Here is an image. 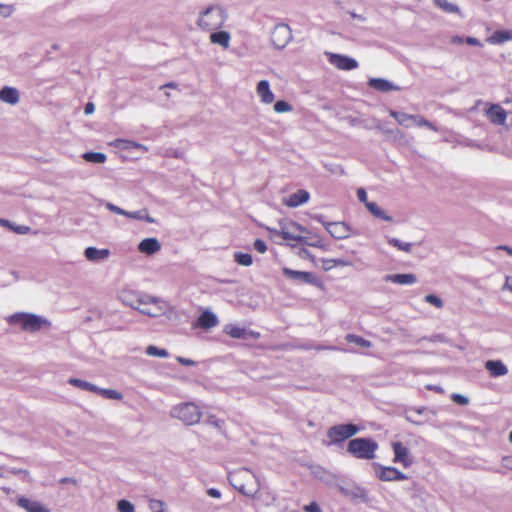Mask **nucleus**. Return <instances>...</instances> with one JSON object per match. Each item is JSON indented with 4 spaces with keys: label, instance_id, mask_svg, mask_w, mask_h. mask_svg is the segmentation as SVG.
<instances>
[{
    "label": "nucleus",
    "instance_id": "f257e3e1",
    "mask_svg": "<svg viewBox=\"0 0 512 512\" xmlns=\"http://www.w3.org/2000/svg\"><path fill=\"white\" fill-rule=\"evenodd\" d=\"M227 18L226 9L219 4H213L199 13L196 25L203 31H215L223 27Z\"/></svg>",
    "mask_w": 512,
    "mask_h": 512
},
{
    "label": "nucleus",
    "instance_id": "f03ea898",
    "mask_svg": "<svg viewBox=\"0 0 512 512\" xmlns=\"http://www.w3.org/2000/svg\"><path fill=\"white\" fill-rule=\"evenodd\" d=\"M378 443L371 437L351 439L347 444V453L356 459L373 460L376 457Z\"/></svg>",
    "mask_w": 512,
    "mask_h": 512
},
{
    "label": "nucleus",
    "instance_id": "7ed1b4c3",
    "mask_svg": "<svg viewBox=\"0 0 512 512\" xmlns=\"http://www.w3.org/2000/svg\"><path fill=\"white\" fill-rule=\"evenodd\" d=\"M7 321L9 324H19L23 331L32 333L51 327V322L47 318L26 312L14 313L7 318Z\"/></svg>",
    "mask_w": 512,
    "mask_h": 512
},
{
    "label": "nucleus",
    "instance_id": "20e7f679",
    "mask_svg": "<svg viewBox=\"0 0 512 512\" xmlns=\"http://www.w3.org/2000/svg\"><path fill=\"white\" fill-rule=\"evenodd\" d=\"M171 415L187 425H194L200 421L199 407L191 402L182 403L172 408Z\"/></svg>",
    "mask_w": 512,
    "mask_h": 512
},
{
    "label": "nucleus",
    "instance_id": "39448f33",
    "mask_svg": "<svg viewBox=\"0 0 512 512\" xmlns=\"http://www.w3.org/2000/svg\"><path fill=\"white\" fill-rule=\"evenodd\" d=\"M359 431L360 427L353 423L334 425L327 431V437L329 438L328 445H338L353 437Z\"/></svg>",
    "mask_w": 512,
    "mask_h": 512
},
{
    "label": "nucleus",
    "instance_id": "423d86ee",
    "mask_svg": "<svg viewBox=\"0 0 512 512\" xmlns=\"http://www.w3.org/2000/svg\"><path fill=\"white\" fill-rule=\"evenodd\" d=\"M280 225L281 230L268 228L272 237H282L284 240L295 241L298 243L304 242V237L295 234L296 231L303 232L305 230L302 225L294 221L289 222L287 225L282 223H280Z\"/></svg>",
    "mask_w": 512,
    "mask_h": 512
},
{
    "label": "nucleus",
    "instance_id": "0eeeda50",
    "mask_svg": "<svg viewBox=\"0 0 512 512\" xmlns=\"http://www.w3.org/2000/svg\"><path fill=\"white\" fill-rule=\"evenodd\" d=\"M124 303L128 305L129 307L138 310L140 309V306H146L148 304H155L159 306V310L163 309V306H166V303L156 297H152L149 295H142V294H130L125 296Z\"/></svg>",
    "mask_w": 512,
    "mask_h": 512
},
{
    "label": "nucleus",
    "instance_id": "6e6552de",
    "mask_svg": "<svg viewBox=\"0 0 512 512\" xmlns=\"http://www.w3.org/2000/svg\"><path fill=\"white\" fill-rule=\"evenodd\" d=\"M292 39V32L287 24H277L271 32V42L276 49H284Z\"/></svg>",
    "mask_w": 512,
    "mask_h": 512
},
{
    "label": "nucleus",
    "instance_id": "1a4fd4ad",
    "mask_svg": "<svg viewBox=\"0 0 512 512\" xmlns=\"http://www.w3.org/2000/svg\"><path fill=\"white\" fill-rule=\"evenodd\" d=\"M316 219L325 226L333 238L341 240L350 236V227L345 222H324L321 215L317 216Z\"/></svg>",
    "mask_w": 512,
    "mask_h": 512
},
{
    "label": "nucleus",
    "instance_id": "9d476101",
    "mask_svg": "<svg viewBox=\"0 0 512 512\" xmlns=\"http://www.w3.org/2000/svg\"><path fill=\"white\" fill-rule=\"evenodd\" d=\"M328 62L339 70L351 71L358 67L356 59L337 53H326Z\"/></svg>",
    "mask_w": 512,
    "mask_h": 512
},
{
    "label": "nucleus",
    "instance_id": "9b49d317",
    "mask_svg": "<svg viewBox=\"0 0 512 512\" xmlns=\"http://www.w3.org/2000/svg\"><path fill=\"white\" fill-rule=\"evenodd\" d=\"M376 475L381 481H402L408 479V476L395 467L374 464Z\"/></svg>",
    "mask_w": 512,
    "mask_h": 512
},
{
    "label": "nucleus",
    "instance_id": "f8f14e48",
    "mask_svg": "<svg viewBox=\"0 0 512 512\" xmlns=\"http://www.w3.org/2000/svg\"><path fill=\"white\" fill-rule=\"evenodd\" d=\"M392 449L394 452V463H401L405 468L413 464V458L411 457L408 448L401 442H393Z\"/></svg>",
    "mask_w": 512,
    "mask_h": 512
},
{
    "label": "nucleus",
    "instance_id": "ddd939ff",
    "mask_svg": "<svg viewBox=\"0 0 512 512\" xmlns=\"http://www.w3.org/2000/svg\"><path fill=\"white\" fill-rule=\"evenodd\" d=\"M282 273L295 281L308 283V284H316L317 283V277L312 272H306V271H297L290 269L288 267L282 268Z\"/></svg>",
    "mask_w": 512,
    "mask_h": 512
},
{
    "label": "nucleus",
    "instance_id": "4468645a",
    "mask_svg": "<svg viewBox=\"0 0 512 512\" xmlns=\"http://www.w3.org/2000/svg\"><path fill=\"white\" fill-rule=\"evenodd\" d=\"M486 115L490 122L495 125H504L507 118L506 111L498 104H492L487 109Z\"/></svg>",
    "mask_w": 512,
    "mask_h": 512
},
{
    "label": "nucleus",
    "instance_id": "2eb2a0df",
    "mask_svg": "<svg viewBox=\"0 0 512 512\" xmlns=\"http://www.w3.org/2000/svg\"><path fill=\"white\" fill-rule=\"evenodd\" d=\"M256 92L263 104H271L275 99L268 80H260L257 84Z\"/></svg>",
    "mask_w": 512,
    "mask_h": 512
},
{
    "label": "nucleus",
    "instance_id": "dca6fc26",
    "mask_svg": "<svg viewBox=\"0 0 512 512\" xmlns=\"http://www.w3.org/2000/svg\"><path fill=\"white\" fill-rule=\"evenodd\" d=\"M17 505L27 512H50V510L39 501L26 497H19L17 499Z\"/></svg>",
    "mask_w": 512,
    "mask_h": 512
},
{
    "label": "nucleus",
    "instance_id": "f3484780",
    "mask_svg": "<svg viewBox=\"0 0 512 512\" xmlns=\"http://www.w3.org/2000/svg\"><path fill=\"white\" fill-rule=\"evenodd\" d=\"M368 86L380 92L399 91L400 87L384 78H370Z\"/></svg>",
    "mask_w": 512,
    "mask_h": 512
},
{
    "label": "nucleus",
    "instance_id": "a211bd4d",
    "mask_svg": "<svg viewBox=\"0 0 512 512\" xmlns=\"http://www.w3.org/2000/svg\"><path fill=\"white\" fill-rule=\"evenodd\" d=\"M384 281L399 285H412L417 282V277L412 273L387 274L384 276Z\"/></svg>",
    "mask_w": 512,
    "mask_h": 512
},
{
    "label": "nucleus",
    "instance_id": "6ab92c4d",
    "mask_svg": "<svg viewBox=\"0 0 512 512\" xmlns=\"http://www.w3.org/2000/svg\"><path fill=\"white\" fill-rule=\"evenodd\" d=\"M218 322L219 321L216 314L210 310L203 311L197 319L198 326L206 330L217 326Z\"/></svg>",
    "mask_w": 512,
    "mask_h": 512
},
{
    "label": "nucleus",
    "instance_id": "aec40b11",
    "mask_svg": "<svg viewBox=\"0 0 512 512\" xmlns=\"http://www.w3.org/2000/svg\"><path fill=\"white\" fill-rule=\"evenodd\" d=\"M209 40L212 44L220 45L223 49H228L230 46L231 35L224 30L210 31Z\"/></svg>",
    "mask_w": 512,
    "mask_h": 512
},
{
    "label": "nucleus",
    "instance_id": "412c9836",
    "mask_svg": "<svg viewBox=\"0 0 512 512\" xmlns=\"http://www.w3.org/2000/svg\"><path fill=\"white\" fill-rule=\"evenodd\" d=\"M310 198V194L306 190H298L295 193H292L285 201V205L291 208H296L304 203H306Z\"/></svg>",
    "mask_w": 512,
    "mask_h": 512
},
{
    "label": "nucleus",
    "instance_id": "4be33fe9",
    "mask_svg": "<svg viewBox=\"0 0 512 512\" xmlns=\"http://www.w3.org/2000/svg\"><path fill=\"white\" fill-rule=\"evenodd\" d=\"M485 369L491 377H500L508 373V368L501 360H488L485 362Z\"/></svg>",
    "mask_w": 512,
    "mask_h": 512
},
{
    "label": "nucleus",
    "instance_id": "5701e85b",
    "mask_svg": "<svg viewBox=\"0 0 512 512\" xmlns=\"http://www.w3.org/2000/svg\"><path fill=\"white\" fill-rule=\"evenodd\" d=\"M486 41L491 45H503L512 41V30H496L487 37Z\"/></svg>",
    "mask_w": 512,
    "mask_h": 512
},
{
    "label": "nucleus",
    "instance_id": "b1692460",
    "mask_svg": "<svg viewBox=\"0 0 512 512\" xmlns=\"http://www.w3.org/2000/svg\"><path fill=\"white\" fill-rule=\"evenodd\" d=\"M84 255L87 260L91 262H99L102 260H106L110 256L109 249H98L96 247H87L84 250Z\"/></svg>",
    "mask_w": 512,
    "mask_h": 512
},
{
    "label": "nucleus",
    "instance_id": "393cba45",
    "mask_svg": "<svg viewBox=\"0 0 512 512\" xmlns=\"http://www.w3.org/2000/svg\"><path fill=\"white\" fill-rule=\"evenodd\" d=\"M160 249L161 244L156 238H145L138 245V250L146 255H153Z\"/></svg>",
    "mask_w": 512,
    "mask_h": 512
},
{
    "label": "nucleus",
    "instance_id": "a878e982",
    "mask_svg": "<svg viewBox=\"0 0 512 512\" xmlns=\"http://www.w3.org/2000/svg\"><path fill=\"white\" fill-rule=\"evenodd\" d=\"M19 99H20L19 91L14 87L4 86L0 90V100L2 102H5V103L11 104V105H15L19 102Z\"/></svg>",
    "mask_w": 512,
    "mask_h": 512
},
{
    "label": "nucleus",
    "instance_id": "bb28decb",
    "mask_svg": "<svg viewBox=\"0 0 512 512\" xmlns=\"http://www.w3.org/2000/svg\"><path fill=\"white\" fill-rule=\"evenodd\" d=\"M114 145H115V147H117L121 150L136 149V150L141 151L142 153H146L149 150L147 146H145L141 143L132 141V140H127V139H116L114 141Z\"/></svg>",
    "mask_w": 512,
    "mask_h": 512
},
{
    "label": "nucleus",
    "instance_id": "cd10ccee",
    "mask_svg": "<svg viewBox=\"0 0 512 512\" xmlns=\"http://www.w3.org/2000/svg\"><path fill=\"white\" fill-rule=\"evenodd\" d=\"M339 491L351 499H365L366 491L358 486H339Z\"/></svg>",
    "mask_w": 512,
    "mask_h": 512
},
{
    "label": "nucleus",
    "instance_id": "c85d7f7f",
    "mask_svg": "<svg viewBox=\"0 0 512 512\" xmlns=\"http://www.w3.org/2000/svg\"><path fill=\"white\" fill-rule=\"evenodd\" d=\"M224 331L227 335L235 339H247L248 336L252 335V332H249L247 329L233 324L227 325Z\"/></svg>",
    "mask_w": 512,
    "mask_h": 512
},
{
    "label": "nucleus",
    "instance_id": "c756f323",
    "mask_svg": "<svg viewBox=\"0 0 512 512\" xmlns=\"http://www.w3.org/2000/svg\"><path fill=\"white\" fill-rule=\"evenodd\" d=\"M367 210L375 217L387 222H392L393 218L386 214V212L380 208L375 202H366Z\"/></svg>",
    "mask_w": 512,
    "mask_h": 512
},
{
    "label": "nucleus",
    "instance_id": "7c9ffc66",
    "mask_svg": "<svg viewBox=\"0 0 512 512\" xmlns=\"http://www.w3.org/2000/svg\"><path fill=\"white\" fill-rule=\"evenodd\" d=\"M427 412L426 407H417V408H409L404 412L405 419L414 424V425H422L424 422L419 419H414V414L423 415Z\"/></svg>",
    "mask_w": 512,
    "mask_h": 512
},
{
    "label": "nucleus",
    "instance_id": "2f4dec72",
    "mask_svg": "<svg viewBox=\"0 0 512 512\" xmlns=\"http://www.w3.org/2000/svg\"><path fill=\"white\" fill-rule=\"evenodd\" d=\"M389 114L393 117L400 125L405 127H411L414 115H410L404 112L389 110Z\"/></svg>",
    "mask_w": 512,
    "mask_h": 512
},
{
    "label": "nucleus",
    "instance_id": "473e14b6",
    "mask_svg": "<svg viewBox=\"0 0 512 512\" xmlns=\"http://www.w3.org/2000/svg\"><path fill=\"white\" fill-rule=\"evenodd\" d=\"M68 383L72 386H75L81 390L94 392L97 390V386L89 381L82 380L79 378H70Z\"/></svg>",
    "mask_w": 512,
    "mask_h": 512
},
{
    "label": "nucleus",
    "instance_id": "72a5a7b5",
    "mask_svg": "<svg viewBox=\"0 0 512 512\" xmlns=\"http://www.w3.org/2000/svg\"><path fill=\"white\" fill-rule=\"evenodd\" d=\"M82 157L85 161L96 164H102L107 159L106 155L102 152H85Z\"/></svg>",
    "mask_w": 512,
    "mask_h": 512
},
{
    "label": "nucleus",
    "instance_id": "f704fd0d",
    "mask_svg": "<svg viewBox=\"0 0 512 512\" xmlns=\"http://www.w3.org/2000/svg\"><path fill=\"white\" fill-rule=\"evenodd\" d=\"M386 240L389 245L397 248L398 250H401V251H404L407 253H409L411 251L412 243H410V242H402L400 239L394 238V237H386Z\"/></svg>",
    "mask_w": 512,
    "mask_h": 512
},
{
    "label": "nucleus",
    "instance_id": "c9c22d12",
    "mask_svg": "<svg viewBox=\"0 0 512 512\" xmlns=\"http://www.w3.org/2000/svg\"><path fill=\"white\" fill-rule=\"evenodd\" d=\"M95 393L111 400H121L123 398L122 393L114 389H106L97 386Z\"/></svg>",
    "mask_w": 512,
    "mask_h": 512
},
{
    "label": "nucleus",
    "instance_id": "e433bc0d",
    "mask_svg": "<svg viewBox=\"0 0 512 512\" xmlns=\"http://www.w3.org/2000/svg\"><path fill=\"white\" fill-rule=\"evenodd\" d=\"M234 260L241 266H251L253 263L252 255L249 253L235 252Z\"/></svg>",
    "mask_w": 512,
    "mask_h": 512
},
{
    "label": "nucleus",
    "instance_id": "4c0bfd02",
    "mask_svg": "<svg viewBox=\"0 0 512 512\" xmlns=\"http://www.w3.org/2000/svg\"><path fill=\"white\" fill-rule=\"evenodd\" d=\"M437 7L448 13H458L459 7L448 0H434Z\"/></svg>",
    "mask_w": 512,
    "mask_h": 512
},
{
    "label": "nucleus",
    "instance_id": "58836bf2",
    "mask_svg": "<svg viewBox=\"0 0 512 512\" xmlns=\"http://www.w3.org/2000/svg\"><path fill=\"white\" fill-rule=\"evenodd\" d=\"M345 339L347 342L354 343L361 347L370 348L372 346L370 341H368L358 335H355V334H347Z\"/></svg>",
    "mask_w": 512,
    "mask_h": 512
},
{
    "label": "nucleus",
    "instance_id": "ea45409f",
    "mask_svg": "<svg viewBox=\"0 0 512 512\" xmlns=\"http://www.w3.org/2000/svg\"><path fill=\"white\" fill-rule=\"evenodd\" d=\"M146 354L153 357L166 358L169 356V353L166 349L158 348L156 346L150 345L146 348Z\"/></svg>",
    "mask_w": 512,
    "mask_h": 512
},
{
    "label": "nucleus",
    "instance_id": "a19ab883",
    "mask_svg": "<svg viewBox=\"0 0 512 512\" xmlns=\"http://www.w3.org/2000/svg\"><path fill=\"white\" fill-rule=\"evenodd\" d=\"M273 108L276 113H286L293 110V106L285 100H278Z\"/></svg>",
    "mask_w": 512,
    "mask_h": 512
},
{
    "label": "nucleus",
    "instance_id": "79ce46f5",
    "mask_svg": "<svg viewBox=\"0 0 512 512\" xmlns=\"http://www.w3.org/2000/svg\"><path fill=\"white\" fill-rule=\"evenodd\" d=\"M117 509L119 512H134L135 511L134 505L126 499H121L118 501Z\"/></svg>",
    "mask_w": 512,
    "mask_h": 512
},
{
    "label": "nucleus",
    "instance_id": "37998d69",
    "mask_svg": "<svg viewBox=\"0 0 512 512\" xmlns=\"http://www.w3.org/2000/svg\"><path fill=\"white\" fill-rule=\"evenodd\" d=\"M425 302L437 307V308H442L444 303L442 301L441 298H439L438 296L434 295V294H428L425 296L424 298Z\"/></svg>",
    "mask_w": 512,
    "mask_h": 512
},
{
    "label": "nucleus",
    "instance_id": "c03bdc74",
    "mask_svg": "<svg viewBox=\"0 0 512 512\" xmlns=\"http://www.w3.org/2000/svg\"><path fill=\"white\" fill-rule=\"evenodd\" d=\"M207 423L209 425L214 426L215 428H217L221 432L223 431V428H224V425H225L224 420L218 419L216 416L208 417Z\"/></svg>",
    "mask_w": 512,
    "mask_h": 512
},
{
    "label": "nucleus",
    "instance_id": "a18cd8bd",
    "mask_svg": "<svg viewBox=\"0 0 512 512\" xmlns=\"http://www.w3.org/2000/svg\"><path fill=\"white\" fill-rule=\"evenodd\" d=\"M15 11L13 5L1 4L0 3V15L4 18L10 17Z\"/></svg>",
    "mask_w": 512,
    "mask_h": 512
},
{
    "label": "nucleus",
    "instance_id": "49530a36",
    "mask_svg": "<svg viewBox=\"0 0 512 512\" xmlns=\"http://www.w3.org/2000/svg\"><path fill=\"white\" fill-rule=\"evenodd\" d=\"M165 503L161 500L153 499L149 503V507L153 512H164Z\"/></svg>",
    "mask_w": 512,
    "mask_h": 512
},
{
    "label": "nucleus",
    "instance_id": "de8ad7c7",
    "mask_svg": "<svg viewBox=\"0 0 512 512\" xmlns=\"http://www.w3.org/2000/svg\"><path fill=\"white\" fill-rule=\"evenodd\" d=\"M105 207L112 213L118 214V215H127V211L114 205L111 202H106Z\"/></svg>",
    "mask_w": 512,
    "mask_h": 512
},
{
    "label": "nucleus",
    "instance_id": "09e8293b",
    "mask_svg": "<svg viewBox=\"0 0 512 512\" xmlns=\"http://www.w3.org/2000/svg\"><path fill=\"white\" fill-rule=\"evenodd\" d=\"M234 487L240 492L242 493L243 495L245 496H248V497H254L255 494L258 492V488L255 489V490H247L245 488V485L244 484H241V485H234Z\"/></svg>",
    "mask_w": 512,
    "mask_h": 512
},
{
    "label": "nucleus",
    "instance_id": "8fccbe9b",
    "mask_svg": "<svg viewBox=\"0 0 512 512\" xmlns=\"http://www.w3.org/2000/svg\"><path fill=\"white\" fill-rule=\"evenodd\" d=\"M451 399L459 405H467L469 403V399L466 396L458 393L452 394Z\"/></svg>",
    "mask_w": 512,
    "mask_h": 512
},
{
    "label": "nucleus",
    "instance_id": "3c124183",
    "mask_svg": "<svg viewBox=\"0 0 512 512\" xmlns=\"http://www.w3.org/2000/svg\"><path fill=\"white\" fill-rule=\"evenodd\" d=\"M253 247L259 253H265L267 251V245L262 239H256L253 243Z\"/></svg>",
    "mask_w": 512,
    "mask_h": 512
},
{
    "label": "nucleus",
    "instance_id": "603ef678",
    "mask_svg": "<svg viewBox=\"0 0 512 512\" xmlns=\"http://www.w3.org/2000/svg\"><path fill=\"white\" fill-rule=\"evenodd\" d=\"M426 339L432 343H436V342L447 343L448 342L447 338L443 334H435Z\"/></svg>",
    "mask_w": 512,
    "mask_h": 512
},
{
    "label": "nucleus",
    "instance_id": "864d4df0",
    "mask_svg": "<svg viewBox=\"0 0 512 512\" xmlns=\"http://www.w3.org/2000/svg\"><path fill=\"white\" fill-rule=\"evenodd\" d=\"M128 218L137 219V220H143L144 219V209L138 210L134 212L127 211V215H125Z\"/></svg>",
    "mask_w": 512,
    "mask_h": 512
},
{
    "label": "nucleus",
    "instance_id": "5fc2aeb1",
    "mask_svg": "<svg viewBox=\"0 0 512 512\" xmlns=\"http://www.w3.org/2000/svg\"><path fill=\"white\" fill-rule=\"evenodd\" d=\"M138 311L144 315L150 316V317H157L160 315V312H153L150 308L146 306H140V309Z\"/></svg>",
    "mask_w": 512,
    "mask_h": 512
},
{
    "label": "nucleus",
    "instance_id": "6e6d98bb",
    "mask_svg": "<svg viewBox=\"0 0 512 512\" xmlns=\"http://www.w3.org/2000/svg\"><path fill=\"white\" fill-rule=\"evenodd\" d=\"M425 124H427V120L424 117H422L420 115H414L412 125L421 127V126H425Z\"/></svg>",
    "mask_w": 512,
    "mask_h": 512
},
{
    "label": "nucleus",
    "instance_id": "4d7b16f0",
    "mask_svg": "<svg viewBox=\"0 0 512 512\" xmlns=\"http://www.w3.org/2000/svg\"><path fill=\"white\" fill-rule=\"evenodd\" d=\"M305 244L311 246V247H316V248H322L323 247V243L322 241L319 239V238H315V239H312L311 241H307L305 238H304V242Z\"/></svg>",
    "mask_w": 512,
    "mask_h": 512
},
{
    "label": "nucleus",
    "instance_id": "13d9d810",
    "mask_svg": "<svg viewBox=\"0 0 512 512\" xmlns=\"http://www.w3.org/2000/svg\"><path fill=\"white\" fill-rule=\"evenodd\" d=\"M306 512H322V509L316 502H311L309 505L305 506Z\"/></svg>",
    "mask_w": 512,
    "mask_h": 512
},
{
    "label": "nucleus",
    "instance_id": "bf43d9fd",
    "mask_svg": "<svg viewBox=\"0 0 512 512\" xmlns=\"http://www.w3.org/2000/svg\"><path fill=\"white\" fill-rule=\"evenodd\" d=\"M356 194H357V198H358V200L360 202L365 203V204H366V202H368V200H367V193H366L364 188H359L357 190Z\"/></svg>",
    "mask_w": 512,
    "mask_h": 512
},
{
    "label": "nucleus",
    "instance_id": "052dcab7",
    "mask_svg": "<svg viewBox=\"0 0 512 512\" xmlns=\"http://www.w3.org/2000/svg\"><path fill=\"white\" fill-rule=\"evenodd\" d=\"M177 361H178V363H180L181 365H184V366H194V365H196V362L194 360H191V359H188V358H184V357H181V356L177 357Z\"/></svg>",
    "mask_w": 512,
    "mask_h": 512
},
{
    "label": "nucleus",
    "instance_id": "680f3d73",
    "mask_svg": "<svg viewBox=\"0 0 512 512\" xmlns=\"http://www.w3.org/2000/svg\"><path fill=\"white\" fill-rule=\"evenodd\" d=\"M326 263H332L333 266H348L349 262L344 259H330Z\"/></svg>",
    "mask_w": 512,
    "mask_h": 512
},
{
    "label": "nucleus",
    "instance_id": "e2e57ef3",
    "mask_svg": "<svg viewBox=\"0 0 512 512\" xmlns=\"http://www.w3.org/2000/svg\"><path fill=\"white\" fill-rule=\"evenodd\" d=\"M465 43L468 45H471V46H479V47L482 46V43L477 38L470 37V36L465 37Z\"/></svg>",
    "mask_w": 512,
    "mask_h": 512
},
{
    "label": "nucleus",
    "instance_id": "0e129e2a",
    "mask_svg": "<svg viewBox=\"0 0 512 512\" xmlns=\"http://www.w3.org/2000/svg\"><path fill=\"white\" fill-rule=\"evenodd\" d=\"M207 494L212 498H220L221 497V492L217 488L207 489Z\"/></svg>",
    "mask_w": 512,
    "mask_h": 512
},
{
    "label": "nucleus",
    "instance_id": "69168bd1",
    "mask_svg": "<svg viewBox=\"0 0 512 512\" xmlns=\"http://www.w3.org/2000/svg\"><path fill=\"white\" fill-rule=\"evenodd\" d=\"M31 230V228L29 226H25V225H18L17 226V229H16V233L17 234H20V235H24V234H27L29 233Z\"/></svg>",
    "mask_w": 512,
    "mask_h": 512
},
{
    "label": "nucleus",
    "instance_id": "338daca9",
    "mask_svg": "<svg viewBox=\"0 0 512 512\" xmlns=\"http://www.w3.org/2000/svg\"><path fill=\"white\" fill-rule=\"evenodd\" d=\"M502 290H508L512 293V278L509 276H506L505 283L502 287Z\"/></svg>",
    "mask_w": 512,
    "mask_h": 512
},
{
    "label": "nucleus",
    "instance_id": "774afa93",
    "mask_svg": "<svg viewBox=\"0 0 512 512\" xmlns=\"http://www.w3.org/2000/svg\"><path fill=\"white\" fill-rule=\"evenodd\" d=\"M94 110H95V106H94V104H93L92 102H88V103L85 105V107H84V113H85L86 115H90V114H92V113L94 112Z\"/></svg>",
    "mask_w": 512,
    "mask_h": 512
}]
</instances>
